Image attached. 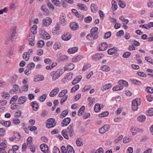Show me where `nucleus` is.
I'll return each instance as SVG.
<instances>
[{
    "mask_svg": "<svg viewBox=\"0 0 153 153\" xmlns=\"http://www.w3.org/2000/svg\"><path fill=\"white\" fill-rule=\"evenodd\" d=\"M41 9L42 11L43 12V14L45 16L48 15V10L46 9V7L45 6H42L41 7Z\"/></svg>",
    "mask_w": 153,
    "mask_h": 153,
    "instance_id": "nucleus-23",
    "label": "nucleus"
},
{
    "mask_svg": "<svg viewBox=\"0 0 153 153\" xmlns=\"http://www.w3.org/2000/svg\"><path fill=\"white\" fill-rule=\"evenodd\" d=\"M13 88L15 92H22L21 90L19 89V86L16 84H15L13 85Z\"/></svg>",
    "mask_w": 153,
    "mask_h": 153,
    "instance_id": "nucleus-34",
    "label": "nucleus"
},
{
    "mask_svg": "<svg viewBox=\"0 0 153 153\" xmlns=\"http://www.w3.org/2000/svg\"><path fill=\"white\" fill-rule=\"evenodd\" d=\"M100 105L99 104H96L94 107V111L96 112H97L99 111L100 110Z\"/></svg>",
    "mask_w": 153,
    "mask_h": 153,
    "instance_id": "nucleus-43",
    "label": "nucleus"
},
{
    "mask_svg": "<svg viewBox=\"0 0 153 153\" xmlns=\"http://www.w3.org/2000/svg\"><path fill=\"white\" fill-rule=\"evenodd\" d=\"M47 97V94H44L42 96H40L39 97V100L41 102H43L45 101V100L46 99V97Z\"/></svg>",
    "mask_w": 153,
    "mask_h": 153,
    "instance_id": "nucleus-48",
    "label": "nucleus"
},
{
    "mask_svg": "<svg viewBox=\"0 0 153 153\" xmlns=\"http://www.w3.org/2000/svg\"><path fill=\"white\" fill-rule=\"evenodd\" d=\"M92 20V17L90 16L86 17L84 19L85 22L86 23H90L91 21Z\"/></svg>",
    "mask_w": 153,
    "mask_h": 153,
    "instance_id": "nucleus-45",
    "label": "nucleus"
},
{
    "mask_svg": "<svg viewBox=\"0 0 153 153\" xmlns=\"http://www.w3.org/2000/svg\"><path fill=\"white\" fill-rule=\"evenodd\" d=\"M91 8L92 12L96 13L97 10V7L96 5L92 4L91 5Z\"/></svg>",
    "mask_w": 153,
    "mask_h": 153,
    "instance_id": "nucleus-31",
    "label": "nucleus"
},
{
    "mask_svg": "<svg viewBox=\"0 0 153 153\" xmlns=\"http://www.w3.org/2000/svg\"><path fill=\"white\" fill-rule=\"evenodd\" d=\"M132 82L133 84L137 85H140L141 84V83L140 81L136 79L132 80Z\"/></svg>",
    "mask_w": 153,
    "mask_h": 153,
    "instance_id": "nucleus-51",
    "label": "nucleus"
},
{
    "mask_svg": "<svg viewBox=\"0 0 153 153\" xmlns=\"http://www.w3.org/2000/svg\"><path fill=\"white\" fill-rule=\"evenodd\" d=\"M110 128V126L108 125H105L103 126L100 128L99 132L101 134H104Z\"/></svg>",
    "mask_w": 153,
    "mask_h": 153,
    "instance_id": "nucleus-8",
    "label": "nucleus"
},
{
    "mask_svg": "<svg viewBox=\"0 0 153 153\" xmlns=\"http://www.w3.org/2000/svg\"><path fill=\"white\" fill-rule=\"evenodd\" d=\"M56 125L55 120L53 118L49 119L47 121L46 126L48 128H53Z\"/></svg>",
    "mask_w": 153,
    "mask_h": 153,
    "instance_id": "nucleus-2",
    "label": "nucleus"
},
{
    "mask_svg": "<svg viewBox=\"0 0 153 153\" xmlns=\"http://www.w3.org/2000/svg\"><path fill=\"white\" fill-rule=\"evenodd\" d=\"M0 123L6 127H8L11 124V122L9 121H5L3 120H1Z\"/></svg>",
    "mask_w": 153,
    "mask_h": 153,
    "instance_id": "nucleus-21",
    "label": "nucleus"
},
{
    "mask_svg": "<svg viewBox=\"0 0 153 153\" xmlns=\"http://www.w3.org/2000/svg\"><path fill=\"white\" fill-rule=\"evenodd\" d=\"M74 68V65L72 63H69L68 65H66L64 67V71L66 70L69 71L73 69Z\"/></svg>",
    "mask_w": 153,
    "mask_h": 153,
    "instance_id": "nucleus-13",
    "label": "nucleus"
},
{
    "mask_svg": "<svg viewBox=\"0 0 153 153\" xmlns=\"http://www.w3.org/2000/svg\"><path fill=\"white\" fill-rule=\"evenodd\" d=\"M36 25H34L32 26L30 29L32 33L31 34H33L34 35L36 33Z\"/></svg>",
    "mask_w": 153,
    "mask_h": 153,
    "instance_id": "nucleus-30",
    "label": "nucleus"
},
{
    "mask_svg": "<svg viewBox=\"0 0 153 153\" xmlns=\"http://www.w3.org/2000/svg\"><path fill=\"white\" fill-rule=\"evenodd\" d=\"M140 105V102L139 99L136 98L132 101V108L134 111H136L138 108V106Z\"/></svg>",
    "mask_w": 153,
    "mask_h": 153,
    "instance_id": "nucleus-3",
    "label": "nucleus"
},
{
    "mask_svg": "<svg viewBox=\"0 0 153 153\" xmlns=\"http://www.w3.org/2000/svg\"><path fill=\"white\" fill-rule=\"evenodd\" d=\"M147 114L149 116H152L153 115V108H150L147 113Z\"/></svg>",
    "mask_w": 153,
    "mask_h": 153,
    "instance_id": "nucleus-53",
    "label": "nucleus"
},
{
    "mask_svg": "<svg viewBox=\"0 0 153 153\" xmlns=\"http://www.w3.org/2000/svg\"><path fill=\"white\" fill-rule=\"evenodd\" d=\"M30 147V150L33 153H34L35 151V147L34 145L31 144L30 146H28Z\"/></svg>",
    "mask_w": 153,
    "mask_h": 153,
    "instance_id": "nucleus-60",
    "label": "nucleus"
},
{
    "mask_svg": "<svg viewBox=\"0 0 153 153\" xmlns=\"http://www.w3.org/2000/svg\"><path fill=\"white\" fill-rule=\"evenodd\" d=\"M64 72V71L62 68H61L56 71H52L51 73V75L52 76V80L55 81L58 79Z\"/></svg>",
    "mask_w": 153,
    "mask_h": 153,
    "instance_id": "nucleus-1",
    "label": "nucleus"
},
{
    "mask_svg": "<svg viewBox=\"0 0 153 153\" xmlns=\"http://www.w3.org/2000/svg\"><path fill=\"white\" fill-rule=\"evenodd\" d=\"M79 85H77L74 86L71 88V93H73L75 92L79 88Z\"/></svg>",
    "mask_w": 153,
    "mask_h": 153,
    "instance_id": "nucleus-46",
    "label": "nucleus"
},
{
    "mask_svg": "<svg viewBox=\"0 0 153 153\" xmlns=\"http://www.w3.org/2000/svg\"><path fill=\"white\" fill-rule=\"evenodd\" d=\"M47 5L49 9H51L52 10L54 9V6L50 1H48L47 2Z\"/></svg>",
    "mask_w": 153,
    "mask_h": 153,
    "instance_id": "nucleus-63",
    "label": "nucleus"
},
{
    "mask_svg": "<svg viewBox=\"0 0 153 153\" xmlns=\"http://www.w3.org/2000/svg\"><path fill=\"white\" fill-rule=\"evenodd\" d=\"M118 83L119 84L121 85H123L124 86L126 87L128 86V82L127 81L123 80H120L119 81Z\"/></svg>",
    "mask_w": 153,
    "mask_h": 153,
    "instance_id": "nucleus-24",
    "label": "nucleus"
},
{
    "mask_svg": "<svg viewBox=\"0 0 153 153\" xmlns=\"http://www.w3.org/2000/svg\"><path fill=\"white\" fill-rule=\"evenodd\" d=\"M118 51V50L117 48L114 47L108 50V53L109 54L111 55L116 53Z\"/></svg>",
    "mask_w": 153,
    "mask_h": 153,
    "instance_id": "nucleus-17",
    "label": "nucleus"
},
{
    "mask_svg": "<svg viewBox=\"0 0 153 153\" xmlns=\"http://www.w3.org/2000/svg\"><path fill=\"white\" fill-rule=\"evenodd\" d=\"M104 56L102 53H97L93 55L92 59L93 60L96 61L103 58Z\"/></svg>",
    "mask_w": 153,
    "mask_h": 153,
    "instance_id": "nucleus-6",
    "label": "nucleus"
},
{
    "mask_svg": "<svg viewBox=\"0 0 153 153\" xmlns=\"http://www.w3.org/2000/svg\"><path fill=\"white\" fill-rule=\"evenodd\" d=\"M78 6L79 7V8L81 10H87V8L84 4L79 3L78 4Z\"/></svg>",
    "mask_w": 153,
    "mask_h": 153,
    "instance_id": "nucleus-36",
    "label": "nucleus"
},
{
    "mask_svg": "<svg viewBox=\"0 0 153 153\" xmlns=\"http://www.w3.org/2000/svg\"><path fill=\"white\" fill-rule=\"evenodd\" d=\"M78 50V47H75L69 49L68 51L70 54H73L77 52Z\"/></svg>",
    "mask_w": 153,
    "mask_h": 153,
    "instance_id": "nucleus-20",
    "label": "nucleus"
},
{
    "mask_svg": "<svg viewBox=\"0 0 153 153\" xmlns=\"http://www.w3.org/2000/svg\"><path fill=\"white\" fill-rule=\"evenodd\" d=\"M13 123L16 125H18L20 123V120L17 118H14L13 120Z\"/></svg>",
    "mask_w": 153,
    "mask_h": 153,
    "instance_id": "nucleus-55",
    "label": "nucleus"
},
{
    "mask_svg": "<svg viewBox=\"0 0 153 153\" xmlns=\"http://www.w3.org/2000/svg\"><path fill=\"white\" fill-rule=\"evenodd\" d=\"M44 44V42L43 40H40L37 43V45L38 47H42L43 46Z\"/></svg>",
    "mask_w": 153,
    "mask_h": 153,
    "instance_id": "nucleus-58",
    "label": "nucleus"
},
{
    "mask_svg": "<svg viewBox=\"0 0 153 153\" xmlns=\"http://www.w3.org/2000/svg\"><path fill=\"white\" fill-rule=\"evenodd\" d=\"M111 86V84L108 83L103 85L101 88V89L102 91H104L109 89Z\"/></svg>",
    "mask_w": 153,
    "mask_h": 153,
    "instance_id": "nucleus-19",
    "label": "nucleus"
},
{
    "mask_svg": "<svg viewBox=\"0 0 153 153\" xmlns=\"http://www.w3.org/2000/svg\"><path fill=\"white\" fill-rule=\"evenodd\" d=\"M52 2L56 6H60V2L59 0H52Z\"/></svg>",
    "mask_w": 153,
    "mask_h": 153,
    "instance_id": "nucleus-52",
    "label": "nucleus"
},
{
    "mask_svg": "<svg viewBox=\"0 0 153 153\" xmlns=\"http://www.w3.org/2000/svg\"><path fill=\"white\" fill-rule=\"evenodd\" d=\"M119 4L120 6L122 8H124L126 6V5L123 2V1H122L121 0L119 1Z\"/></svg>",
    "mask_w": 153,
    "mask_h": 153,
    "instance_id": "nucleus-61",
    "label": "nucleus"
},
{
    "mask_svg": "<svg viewBox=\"0 0 153 153\" xmlns=\"http://www.w3.org/2000/svg\"><path fill=\"white\" fill-rule=\"evenodd\" d=\"M82 77L81 76H78L76 77L72 82L73 85H74L77 83L79 82L81 79Z\"/></svg>",
    "mask_w": 153,
    "mask_h": 153,
    "instance_id": "nucleus-32",
    "label": "nucleus"
},
{
    "mask_svg": "<svg viewBox=\"0 0 153 153\" xmlns=\"http://www.w3.org/2000/svg\"><path fill=\"white\" fill-rule=\"evenodd\" d=\"M108 47V45L106 42H103L100 45L99 49L100 51H104L107 49Z\"/></svg>",
    "mask_w": 153,
    "mask_h": 153,
    "instance_id": "nucleus-11",
    "label": "nucleus"
},
{
    "mask_svg": "<svg viewBox=\"0 0 153 153\" xmlns=\"http://www.w3.org/2000/svg\"><path fill=\"white\" fill-rule=\"evenodd\" d=\"M123 22H124L126 24L128 23L129 21L127 19H124V17L122 16H121L119 18Z\"/></svg>",
    "mask_w": 153,
    "mask_h": 153,
    "instance_id": "nucleus-57",
    "label": "nucleus"
},
{
    "mask_svg": "<svg viewBox=\"0 0 153 153\" xmlns=\"http://www.w3.org/2000/svg\"><path fill=\"white\" fill-rule=\"evenodd\" d=\"M68 132L65 130H64L62 131V133L65 138L68 139L69 137L68 135Z\"/></svg>",
    "mask_w": 153,
    "mask_h": 153,
    "instance_id": "nucleus-37",
    "label": "nucleus"
},
{
    "mask_svg": "<svg viewBox=\"0 0 153 153\" xmlns=\"http://www.w3.org/2000/svg\"><path fill=\"white\" fill-rule=\"evenodd\" d=\"M35 67V64L33 62H31L29 64L27 65V68L30 71L33 69Z\"/></svg>",
    "mask_w": 153,
    "mask_h": 153,
    "instance_id": "nucleus-41",
    "label": "nucleus"
},
{
    "mask_svg": "<svg viewBox=\"0 0 153 153\" xmlns=\"http://www.w3.org/2000/svg\"><path fill=\"white\" fill-rule=\"evenodd\" d=\"M59 91V88H56L52 90L50 93V96L52 97L55 96Z\"/></svg>",
    "mask_w": 153,
    "mask_h": 153,
    "instance_id": "nucleus-15",
    "label": "nucleus"
},
{
    "mask_svg": "<svg viewBox=\"0 0 153 153\" xmlns=\"http://www.w3.org/2000/svg\"><path fill=\"white\" fill-rule=\"evenodd\" d=\"M35 39V36L33 34H30L28 37V41L29 42V44L31 46H34V41Z\"/></svg>",
    "mask_w": 153,
    "mask_h": 153,
    "instance_id": "nucleus-10",
    "label": "nucleus"
},
{
    "mask_svg": "<svg viewBox=\"0 0 153 153\" xmlns=\"http://www.w3.org/2000/svg\"><path fill=\"white\" fill-rule=\"evenodd\" d=\"M53 153H60L59 149L57 147H54L53 149Z\"/></svg>",
    "mask_w": 153,
    "mask_h": 153,
    "instance_id": "nucleus-64",
    "label": "nucleus"
},
{
    "mask_svg": "<svg viewBox=\"0 0 153 153\" xmlns=\"http://www.w3.org/2000/svg\"><path fill=\"white\" fill-rule=\"evenodd\" d=\"M76 143L78 146H80L83 144L82 141L81 140V139L80 138H78L77 139L76 141Z\"/></svg>",
    "mask_w": 153,
    "mask_h": 153,
    "instance_id": "nucleus-44",
    "label": "nucleus"
},
{
    "mask_svg": "<svg viewBox=\"0 0 153 153\" xmlns=\"http://www.w3.org/2000/svg\"><path fill=\"white\" fill-rule=\"evenodd\" d=\"M52 20L49 17H47L44 19L42 21V26L47 27L49 26L51 24Z\"/></svg>",
    "mask_w": 153,
    "mask_h": 153,
    "instance_id": "nucleus-5",
    "label": "nucleus"
},
{
    "mask_svg": "<svg viewBox=\"0 0 153 153\" xmlns=\"http://www.w3.org/2000/svg\"><path fill=\"white\" fill-rule=\"evenodd\" d=\"M70 27L71 29L73 30H76L78 28V25L75 22L71 23Z\"/></svg>",
    "mask_w": 153,
    "mask_h": 153,
    "instance_id": "nucleus-18",
    "label": "nucleus"
},
{
    "mask_svg": "<svg viewBox=\"0 0 153 153\" xmlns=\"http://www.w3.org/2000/svg\"><path fill=\"white\" fill-rule=\"evenodd\" d=\"M111 32L108 31L106 32L105 34L104 38L105 39H107L110 37L111 35Z\"/></svg>",
    "mask_w": 153,
    "mask_h": 153,
    "instance_id": "nucleus-50",
    "label": "nucleus"
},
{
    "mask_svg": "<svg viewBox=\"0 0 153 153\" xmlns=\"http://www.w3.org/2000/svg\"><path fill=\"white\" fill-rule=\"evenodd\" d=\"M40 148L41 150L45 153H47L48 151V146L45 144H42L40 146Z\"/></svg>",
    "mask_w": 153,
    "mask_h": 153,
    "instance_id": "nucleus-12",
    "label": "nucleus"
},
{
    "mask_svg": "<svg viewBox=\"0 0 153 153\" xmlns=\"http://www.w3.org/2000/svg\"><path fill=\"white\" fill-rule=\"evenodd\" d=\"M27 53L25 52L24 53L23 57L24 59H25L26 61H28L29 59V55H27Z\"/></svg>",
    "mask_w": 153,
    "mask_h": 153,
    "instance_id": "nucleus-56",
    "label": "nucleus"
},
{
    "mask_svg": "<svg viewBox=\"0 0 153 153\" xmlns=\"http://www.w3.org/2000/svg\"><path fill=\"white\" fill-rule=\"evenodd\" d=\"M67 149V152L68 153H74V151L73 148L70 145H68Z\"/></svg>",
    "mask_w": 153,
    "mask_h": 153,
    "instance_id": "nucleus-27",
    "label": "nucleus"
},
{
    "mask_svg": "<svg viewBox=\"0 0 153 153\" xmlns=\"http://www.w3.org/2000/svg\"><path fill=\"white\" fill-rule=\"evenodd\" d=\"M68 111L67 110L63 111L60 115V117H65L68 114Z\"/></svg>",
    "mask_w": 153,
    "mask_h": 153,
    "instance_id": "nucleus-49",
    "label": "nucleus"
},
{
    "mask_svg": "<svg viewBox=\"0 0 153 153\" xmlns=\"http://www.w3.org/2000/svg\"><path fill=\"white\" fill-rule=\"evenodd\" d=\"M72 36L69 33H65L61 36L62 40L67 41L70 39Z\"/></svg>",
    "mask_w": 153,
    "mask_h": 153,
    "instance_id": "nucleus-9",
    "label": "nucleus"
},
{
    "mask_svg": "<svg viewBox=\"0 0 153 153\" xmlns=\"http://www.w3.org/2000/svg\"><path fill=\"white\" fill-rule=\"evenodd\" d=\"M33 110L35 111H36L38 108V105L35 102H33L30 103Z\"/></svg>",
    "mask_w": 153,
    "mask_h": 153,
    "instance_id": "nucleus-22",
    "label": "nucleus"
},
{
    "mask_svg": "<svg viewBox=\"0 0 153 153\" xmlns=\"http://www.w3.org/2000/svg\"><path fill=\"white\" fill-rule=\"evenodd\" d=\"M137 119L139 121L143 122L145 121L146 117L144 115H140L138 117Z\"/></svg>",
    "mask_w": 153,
    "mask_h": 153,
    "instance_id": "nucleus-33",
    "label": "nucleus"
},
{
    "mask_svg": "<svg viewBox=\"0 0 153 153\" xmlns=\"http://www.w3.org/2000/svg\"><path fill=\"white\" fill-rule=\"evenodd\" d=\"M68 59V56L65 55H62L60 56L59 58V60L60 61H66Z\"/></svg>",
    "mask_w": 153,
    "mask_h": 153,
    "instance_id": "nucleus-40",
    "label": "nucleus"
},
{
    "mask_svg": "<svg viewBox=\"0 0 153 153\" xmlns=\"http://www.w3.org/2000/svg\"><path fill=\"white\" fill-rule=\"evenodd\" d=\"M18 97L17 95H15L11 99L10 103V104H13L18 99Z\"/></svg>",
    "mask_w": 153,
    "mask_h": 153,
    "instance_id": "nucleus-39",
    "label": "nucleus"
},
{
    "mask_svg": "<svg viewBox=\"0 0 153 153\" xmlns=\"http://www.w3.org/2000/svg\"><path fill=\"white\" fill-rule=\"evenodd\" d=\"M17 78L18 77L16 75H15L13 76L10 80L11 83L12 84L15 83L16 82Z\"/></svg>",
    "mask_w": 153,
    "mask_h": 153,
    "instance_id": "nucleus-38",
    "label": "nucleus"
},
{
    "mask_svg": "<svg viewBox=\"0 0 153 153\" xmlns=\"http://www.w3.org/2000/svg\"><path fill=\"white\" fill-rule=\"evenodd\" d=\"M60 47V45L58 43H55L53 46V48L56 50L59 49Z\"/></svg>",
    "mask_w": 153,
    "mask_h": 153,
    "instance_id": "nucleus-59",
    "label": "nucleus"
},
{
    "mask_svg": "<svg viewBox=\"0 0 153 153\" xmlns=\"http://www.w3.org/2000/svg\"><path fill=\"white\" fill-rule=\"evenodd\" d=\"M26 100L27 98L26 97L21 96L18 99V103L19 104H22L26 101Z\"/></svg>",
    "mask_w": 153,
    "mask_h": 153,
    "instance_id": "nucleus-16",
    "label": "nucleus"
},
{
    "mask_svg": "<svg viewBox=\"0 0 153 153\" xmlns=\"http://www.w3.org/2000/svg\"><path fill=\"white\" fill-rule=\"evenodd\" d=\"M68 91L67 89H65L62 91L59 94V97H61L66 96V94L67 93Z\"/></svg>",
    "mask_w": 153,
    "mask_h": 153,
    "instance_id": "nucleus-29",
    "label": "nucleus"
},
{
    "mask_svg": "<svg viewBox=\"0 0 153 153\" xmlns=\"http://www.w3.org/2000/svg\"><path fill=\"white\" fill-rule=\"evenodd\" d=\"M123 85H121L119 84V85L114 87L113 88V90L114 91H117L123 89Z\"/></svg>",
    "mask_w": 153,
    "mask_h": 153,
    "instance_id": "nucleus-28",
    "label": "nucleus"
},
{
    "mask_svg": "<svg viewBox=\"0 0 153 153\" xmlns=\"http://www.w3.org/2000/svg\"><path fill=\"white\" fill-rule=\"evenodd\" d=\"M102 70L103 71H108L110 70L109 67L107 65H104L101 68Z\"/></svg>",
    "mask_w": 153,
    "mask_h": 153,
    "instance_id": "nucleus-42",
    "label": "nucleus"
},
{
    "mask_svg": "<svg viewBox=\"0 0 153 153\" xmlns=\"http://www.w3.org/2000/svg\"><path fill=\"white\" fill-rule=\"evenodd\" d=\"M83 57L81 55H79L75 58H74L72 59V62H77L83 58Z\"/></svg>",
    "mask_w": 153,
    "mask_h": 153,
    "instance_id": "nucleus-25",
    "label": "nucleus"
},
{
    "mask_svg": "<svg viewBox=\"0 0 153 153\" xmlns=\"http://www.w3.org/2000/svg\"><path fill=\"white\" fill-rule=\"evenodd\" d=\"M71 119L69 117L64 119L62 121L61 126H67L70 122Z\"/></svg>",
    "mask_w": 153,
    "mask_h": 153,
    "instance_id": "nucleus-14",
    "label": "nucleus"
},
{
    "mask_svg": "<svg viewBox=\"0 0 153 153\" xmlns=\"http://www.w3.org/2000/svg\"><path fill=\"white\" fill-rule=\"evenodd\" d=\"M65 15L61 16L60 17V22L63 25H65L66 24V22L65 20Z\"/></svg>",
    "mask_w": 153,
    "mask_h": 153,
    "instance_id": "nucleus-26",
    "label": "nucleus"
},
{
    "mask_svg": "<svg viewBox=\"0 0 153 153\" xmlns=\"http://www.w3.org/2000/svg\"><path fill=\"white\" fill-rule=\"evenodd\" d=\"M39 33L41 37L44 39H48L50 37L49 34L42 29H40Z\"/></svg>",
    "mask_w": 153,
    "mask_h": 153,
    "instance_id": "nucleus-4",
    "label": "nucleus"
},
{
    "mask_svg": "<svg viewBox=\"0 0 153 153\" xmlns=\"http://www.w3.org/2000/svg\"><path fill=\"white\" fill-rule=\"evenodd\" d=\"M2 96L4 98H8L10 97V95L8 93H6L5 92H3L1 94Z\"/></svg>",
    "mask_w": 153,
    "mask_h": 153,
    "instance_id": "nucleus-47",
    "label": "nucleus"
},
{
    "mask_svg": "<svg viewBox=\"0 0 153 153\" xmlns=\"http://www.w3.org/2000/svg\"><path fill=\"white\" fill-rule=\"evenodd\" d=\"M131 140V138H128L127 137H126L123 138V142L124 143H126L130 142Z\"/></svg>",
    "mask_w": 153,
    "mask_h": 153,
    "instance_id": "nucleus-62",
    "label": "nucleus"
},
{
    "mask_svg": "<svg viewBox=\"0 0 153 153\" xmlns=\"http://www.w3.org/2000/svg\"><path fill=\"white\" fill-rule=\"evenodd\" d=\"M28 85L25 84L22 88V90L23 91H28Z\"/></svg>",
    "mask_w": 153,
    "mask_h": 153,
    "instance_id": "nucleus-54",
    "label": "nucleus"
},
{
    "mask_svg": "<svg viewBox=\"0 0 153 153\" xmlns=\"http://www.w3.org/2000/svg\"><path fill=\"white\" fill-rule=\"evenodd\" d=\"M85 110V106H82L79 109L78 112V115H82Z\"/></svg>",
    "mask_w": 153,
    "mask_h": 153,
    "instance_id": "nucleus-35",
    "label": "nucleus"
},
{
    "mask_svg": "<svg viewBox=\"0 0 153 153\" xmlns=\"http://www.w3.org/2000/svg\"><path fill=\"white\" fill-rule=\"evenodd\" d=\"M67 132L68 133L69 136L72 137L74 135V127L73 124H71L68 127Z\"/></svg>",
    "mask_w": 153,
    "mask_h": 153,
    "instance_id": "nucleus-7",
    "label": "nucleus"
}]
</instances>
